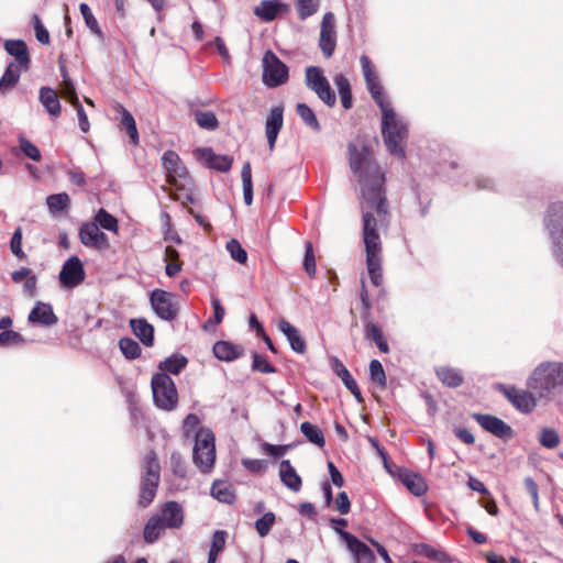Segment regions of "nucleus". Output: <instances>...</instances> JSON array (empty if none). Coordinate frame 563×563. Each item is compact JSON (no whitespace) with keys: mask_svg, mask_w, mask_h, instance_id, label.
Wrapping results in <instances>:
<instances>
[{"mask_svg":"<svg viewBox=\"0 0 563 563\" xmlns=\"http://www.w3.org/2000/svg\"><path fill=\"white\" fill-rule=\"evenodd\" d=\"M227 533L225 531L218 530L213 533L210 551L220 553L225 545Z\"/></svg>","mask_w":563,"mask_h":563,"instance_id":"obj_60","label":"nucleus"},{"mask_svg":"<svg viewBox=\"0 0 563 563\" xmlns=\"http://www.w3.org/2000/svg\"><path fill=\"white\" fill-rule=\"evenodd\" d=\"M195 155L208 167L223 173L230 170L233 163L232 157L216 154L210 147L198 148L195 151Z\"/></svg>","mask_w":563,"mask_h":563,"instance_id":"obj_17","label":"nucleus"},{"mask_svg":"<svg viewBox=\"0 0 563 563\" xmlns=\"http://www.w3.org/2000/svg\"><path fill=\"white\" fill-rule=\"evenodd\" d=\"M341 539L345 542L347 550L353 554L355 563H375L376 558L374 552L367 544L358 540L352 533L336 529Z\"/></svg>","mask_w":563,"mask_h":563,"instance_id":"obj_10","label":"nucleus"},{"mask_svg":"<svg viewBox=\"0 0 563 563\" xmlns=\"http://www.w3.org/2000/svg\"><path fill=\"white\" fill-rule=\"evenodd\" d=\"M529 386L538 393L540 398H548L563 386V363L539 365L530 378Z\"/></svg>","mask_w":563,"mask_h":563,"instance_id":"obj_3","label":"nucleus"},{"mask_svg":"<svg viewBox=\"0 0 563 563\" xmlns=\"http://www.w3.org/2000/svg\"><path fill=\"white\" fill-rule=\"evenodd\" d=\"M279 331L287 338L291 349L299 354H303L307 350L306 342L299 330L285 319L278 321Z\"/></svg>","mask_w":563,"mask_h":563,"instance_id":"obj_21","label":"nucleus"},{"mask_svg":"<svg viewBox=\"0 0 563 563\" xmlns=\"http://www.w3.org/2000/svg\"><path fill=\"white\" fill-rule=\"evenodd\" d=\"M161 467L154 452L147 453L142 463V481L139 506L147 507L155 498L159 484Z\"/></svg>","mask_w":563,"mask_h":563,"instance_id":"obj_4","label":"nucleus"},{"mask_svg":"<svg viewBox=\"0 0 563 563\" xmlns=\"http://www.w3.org/2000/svg\"><path fill=\"white\" fill-rule=\"evenodd\" d=\"M286 7L276 0H263L255 9L254 14L264 21H273Z\"/></svg>","mask_w":563,"mask_h":563,"instance_id":"obj_26","label":"nucleus"},{"mask_svg":"<svg viewBox=\"0 0 563 563\" xmlns=\"http://www.w3.org/2000/svg\"><path fill=\"white\" fill-rule=\"evenodd\" d=\"M79 10H80V13L82 14L84 16V20H85V23L87 25V27L95 34L97 35L99 38H103V33L98 24V21L97 19L95 18V15L92 14L89 5L87 3H81L79 5Z\"/></svg>","mask_w":563,"mask_h":563,"instance_id":"obj_41","label":"nucleus"},{"mask_svg":"<svg viewBox=\"0 0 563 563\" xmlns=\"http://www.w3.org/2000/svg\"><path fill=\"white\" fill-rule=\"evenodd\" d=\"M503 391L507 399L512 404V406L521 412L529 413L534 409L537 405L533 395L527 390L510 387L503 388Z\"/></svg>","mask_w":563,"mask_h":563,"instance_id":"obj_18","label":"nucleus"},{"mask_svg":"<svg viewBox=\"0 0 563 563\" xmlns=\"http://www.w3.org/2000/svg\"><path fill=\"white\" fill-rule=\"evenodd\" d=\"M152 390L157 407L170 410L178 401V394L174 380L166 373H156L152 377Z\"/></svg>","mask_w":563,"mask_h":563,"instance_id":"obj_5","label":"nucleus"},{"mask_svg":"<svg viewBox=\"0 0 563 563\" xmlns=\"http://www.w3.org/2000/svg\"><path fill=\"white\" fill-rule=\"evenodd\" d=\"M121 352L130 360L136 358L141 353L140 345L132 339L123 338L119 341Z\"/></svg>","mask_w":563,"mask_h":563,"instance_id":"obj_48","label":"nucleus"},{"mask_svg":"<svg viewBox=\"0 0 563 563\" xmlns=\"http://www.w3.org/2000/svg\"><path fill=\"white\" fill-rule=\"evenodd\" d=\"M303 435L313 444L322 448L324 445V437L320 428L310 422H303L300 426Z\"/></svg>","mask_w":563,"mask_h":563,"instance_id":"obj_37","label":"nucleus"},{"mask_svg":"<svg viewBox=\"0 0 563 563\" xmlns=\"http://www.w3.org/2000/svg\"><path fill=\"white\" fill-rule=\"evenodd\" d=\"M320 5V0H297L296 8L301 20L314 14Z\"/></svg>","mask_w":563,"mask_h":563,"instance_id":"obj_46","label":"nucleus"},{"mask_svg":"<svg viewBox=\"0 0 563 563\" xmlns=\"http://www.w3.org/2000/svg\"><path fill=\"white\" fill-rule=\"evenodd\" d=\"M95 223H97L98 227H101L114 233H117L119 229L118 220L112 214L107 212L104 209H100L97 212L95 217Z\"/></svg>","mask_w":563,"mask_h":563,"instance_id":"obj_44","label":"nucleus"},{"mask_svg":"<svg viewBox=\"0 0 563 563\" xmlns=\"http://www.w3.org/2000/svg\"><path fill=\"white\" fill-rule=\"evenodd\" d=\"M81 261L77 256H71L63 265L59 272V282L66 288H74L85 279Z\"/></svg>","mask_w":563,"mask_h":563,"instance_id":"obj_14","label":"nucleus"},{"mask_svg":"<svg viewBox=\"0 0 563 563\" xmlns=\"http://www.w3.org/2000/svg\"><path fill=\"white\" fill-rule=\"evenodd\" d=\"M319 47L324 57L333 55L336 47L335 18L332 12H327L321 21Z\"/></svg>","mask_w":563,"mask_h":563,"instance_id":"obj_11","label":"nucleus"},{"mask_svg":"<svg viewBox=\"0 0 563 563\" xmlns=\"http://www.w3.org/2000/svg\"><path fill=\"white\" fill-rule=\"evenodd\" d=\"M155 516L169 529H178L184 523L183 507L176 501H167L162 507L161 512Z\"/></svg>","mask_w":563,"mask_h":563,"instance_id":"obj_19","label":"nucleus"},{"mask_svg":"<svg viewBox=\"0 0 563 563\" xmlns=\"http://www.w3.org/2000/svg\"><path fill=\"white\" fill-rule=\"evenodd\" d=\"M172 465L174 473L178 475L179 477H184L186 474V466L185 462L183 461L181 456L179 454H172Z\"/></svg>","mask_w":563,"mask_h":563,"instance_id":"obj_64","label":"nucleus"},{"mask_svg":"<svg viewBox=\"0 0 563 563\" xmlns=\"http://www.w3.org/2000/svg\"><path fill=\"white\" fill-rule=\"evenodd\" d=\"M23 338L15 331H3L0 333V345L10 346L23 343Z\"/></svg>","mask_w":563,"mask_h":563,"instance_id":"obj_54","label":"nucleus"},{"mask_svg":"<svg viewBox=\"0 0 563 563\" xmlns=\"http://www.w3.org/2000/svg\"><path fill=\"white\" fill-rule=\"evenodd\" d=\"M252 368H253V371H257V372L266 373V374L276 372L275 367L273 365H271L265 357H263L258 354L253 355Z\"/></svg>","mask_w":563,"mask_h":563,"instance_id":"obj_56","label":"nucleus"},{"mask_svg":"<svg viewBox=\"0 0 563 563\" xmlns=\"http://www.w3.org/2000/svg\"><path fill=\"white\" fill-rule=\"evenodd\" d=\"M360 62L367 89L372 95L373 99L377 104L386 101L387 99L384 96L383 87L380 86L378 75L371 59L366 55H362Z\"/></svg>","mask_w":563,"mask_h":563,"instance_id":"obj_15","label":"nucleus"},{"mask_svg":"<svg viewBox=\"0 0 563 563\" xmlns=\"http://www.w3.org/2000/svg\"><path fill=\"white\" fill-rule=\"evenodd\" d=\"M151 305L156 314L164 320H173L177 317L178 306L175 296L170 292L154 290L151 295Z\"/></svg>","mask_w":563,"mask_h":563,"instance_id":"obj_9","label":"nucleus"},{"mask_svg":"<svg viewBox=\"0 0 563 563\" xmlns=\"http://www.w3.org/2000/svg\"><path fill=\"white\" fill-rule=\"evenodd\" d=\"M283 107H274L272 108L265 124V133L268 141L269 150H274L275 143L277 140V135L283 128Z\"/></svg>","mask_w":563,"mask_h":563,"instance_id":"obj_20","label":"nucleus"},{"mask_svg":"<svg viewBox=\"0 0 563 563\" xmlns=\"http://www.w3.org/2000/svg\"><path fill=\"white\" fill-rule=\"evenodd\" d=\"M334 84L339 90L342 106L345 109H350L352 107V93L347 78L342 74H339L334 77Z\"/></svg>","mask_w":563,"mask_h":563,"instance_id":"obj_35","label":"nucleus"},{"mask_svg":"<svg viewBox=\"0 0 563 563\" xmlns=\"http://www.w3.org/2000/svg\"><path fill=\"white\" fill-rule=\"evenodd\" d=\"M275 515L273 512H266L263 517L255 521V529L260 537H266L275 523Z\"/></svg>","mask_w":563,"mask_h":563,"instance_id":"obj_50","label":"nucleus"},{"mask_svg":"<svg viewBox=\"0 0 563 563\" xmlns=\"http://www.w3.org/2000/svg\"><path fill=\"white\" fill-rule=\"evenodd\" d=\"M115 109L121 113V125L125 128L131 143L136 145L139 143V132L133 115L121 104H118Z\"/></svg>","mask_w":563,"mask_h":563,"instance_id":"obj_32","label":"nucleus"},{"mask_svg":"<svg viewBox=\"0 0 563 563\" xmlns=\"http://www.w3.org/2000/svg\"><path fill=\"white\" fill-rule=\"evenodd\" d=\"M71 106L75 108V110L77 112L80 130L84 133L88 132L90 129V123L88 121V117H87L82 106L80 104L79 100L77 101V103H73Z\"/></svg>","mask_w":563,"mask_h":563,"instance_id":"obj_59","label":"nucleus"},{"mask_svg":"<svg viewBox=\"0 0 563 563\" xmlns=\"http://www.w3.org/2000/svg\"><path fill=\"white\" fill-rule=\"evenodd\" d=\"M29 321L44 325H52L57 322V317L54 314L51 305L38 301L31 310Z\"/></svg>","mask_w":563,"mask_h":563,"instance_id":"obj_22","label":"nucleus"},{"mask_svg":"<svg viewBox=\"0 0 563 563\" xmlns=\"http://www.w3.org/2000/svg\"><path fill=\"white\" fill-rule=\"evenodd\" d=\"M20 76V66L14 63L9 64L0 79V92L4 93L12 89L18 84Z\"/></svg>","mask_w":563,"mask_h":563,"instance_id":"obj_30","label":"nucleus"},{"mask_svg":"<svg viewBox=\"0 0 563 563\" xmlns=\"http://www.w3.org/2000/svg\"><path fill=\"white\" fill-rule=\"evenodd\" d=\"M163 166L166 170V179L170 186L176 188L184 187V184H178V179H187V170L181 165L179 155L174 151H167L162 157Z\"/></svg>","mask_w":563,"mask_h":563,"instance_id":"obj_13","label":"nucleus"},{"mask_svg":"<svg viewBox=\"0 0 563 563\" xmlns=\"http://www.w3.org/2000/svg\"><path fill=\"white\" fill-rule=\"evenodd\" d=\"M335 508L342 515H345L350 511L351 503L345 492H342L338 495L335 500Z\"/></svg>","mask_w":563,"mask_h":563,"instance_id":"obj_62","label":"nucleus"},{"mask_svg":"<svg viewBox=\"0 0 563 563\" xmlns=\"http://www.w3.org/2000/svg\"><path fill=\"white\" fill-rule=\"evenodd\" d=\"M46 203L52 213L63 211L69 207L70 199L66 192L51 195L46 198Z\"/></svg>","mask_w":563,"mask_h":563,"instance_id":"obj_38","label":"nucleus"},{"mask_svg":"<svg viewBox=\"0 0 563 563\" xmlns=\"http://www.w3.org/2000/svg\"><path fill=\"white\" fill-rule=\"evenodd\" d=\"M60 93H62L63 98H65L66 100H68L70 102V104L77 103V101L79 100L71 79L62 81Z\"/></svg>","mask_w":563,"mask_h":563,"instance_id":"obj_53","label":"nucleus"},{"mask_svg":"<svg viewBox=\"0 0 563 563\" xmlns=\"http://www.w3.org/2000/svg\"><path fill=\"white\" fill-rule=\"evenodd\" d=\"M5 51L14 56L22 66H27L30 62L27 46L21 40H8L4 44Z\"/></svg>","mask_w":563,"mask_h":563,"instance_id":"obj_29","label":"nucleus"},{"mask_svg":"<svg viewBox=\"0 0 563 563\" xmlns=\"http://www.w3.org/2000/svg\"><path fill=\"white\" fill-rule=\"evenodd\" d=\"M194 462L202 471L209 472L216 462L214 437L211 431L200 429L196 434Z\"/></svg>","mask_w":563,"mask_h":563,"instance_id":"obj_6","label":"nucleus"},{"mask_svg":"<svg viewBox=\"0 0 563 563\" xmlns=\"http://www.w3.org/2000/svg\"><path fill=\"white\" fill-rule=\"evenodd\" d=\"M40 101L52 117L60 115V102L56 90L49 87H42L40 89Z\"/></svg>","mask_w":563,"mask_h":563,"instance_id":"obj_25","label":"nucleus"},{"mask_svg":"<svg viewBox=\"0 0 563 563\" xmlns=\"http://www.w3.org/2000/svg\"><path fill=\"white\" fill-rule=\"evenodd\" d=\"M243 349L228 341H218L213 345L214 356L224 362H231L242 355Z\"/></svg>","mask_w":563,"mask_h":563,"instance_id":"obj_24","label":"nucleus"},{"mask_svg":"<svg viewBox=\"0 0 563 563\" xmlns=\"http://www.w3.org/2000/svg\"><path fill=\"white\" fill-rule=\"evenodd\" d=\"M525 486L532 497L534 509L538 511L540 508L538 484L531 477H527L525 478Z\"/></svg>","mask_w":563,"mask_h":563,"instance_id":"obj_58","label":"nucleus"},{"mask_svg":"<svg viewBox=\"0 0 563 563\" xmlns=\"http://www.w3.org/2000/svg\"><path fill=\"white\" fill-rule=\"evenodd\" d=\"M296 111L308 126L314 131H320L319 121L317 120L316 114L310 107H308L306 103H298Z\"/></svg>","mask_w":563,"mask_h":563,"instance_id":"obj_43","label":"nucleus"},{"mask_svg":"<svg viewBox=\"0 0 563 563\" xmlns=\"http://www.w3.org/2000/svg\"><path fill=\"white\" fill-rule=\"evenodd\" d=\"M365 338L374 341L380 352L387 353L389 351L383 330L376 323L367 322L365 324Z\"/></svg>","mask_w":563,"mask_h":563,"instance_id":"obj_31","label":"nucleus"},{"mask_svg":"<svg viewBox=\"0 0 563 563\" xmlns=\"http://www.w3.org/2000/svg\"><path fill=\"white\" fill-rule=\"evenodd\" d=\"M227 250L230 253L231 257L235 260L240 264H245L247 261V253L241 245V243L232 239L227 243Z\"/></svg>","mask_w":563,"mask_h":563,"instance_id":"obj_47","label":"nucleus"},{"mask_svg":"<svg viewBox=\"0 0 563 563\" xmlns=\"http://www.w3.org/2000/svg\"><path fill=\"white\" fill-rule=\"evenodd\" d=\"M130 324L133 333L141 340L144 345H153L154 328L150 323H147L144 319H132Z\"/></svg>","mask_w":563,"mask_h":563,"instance_id":"obj_27","label":"nucleus"},{"mask_svg":"<svg viewBox=\"0 0 563 563\" xmlns=\"http://www.w3.org/2000/svg\"><path fill=\"white\" fill-rule=\"evenodd\" d=\"M305 271L309 276H313L316 274V258L313 254V247L311 242L306 243V254L303 260Z\"/></svg>","mask_w":563,"mask_h":563,"instance_id":"obj_52","label":"nucleus"},{"mask_svg":"<svg viewBox=\"0 0 563 563\" xmlns=\"http://www.w3.org/2000/svg\"><path fill=\"white\" fill-rule=\"evenodd\" d=\"M79 239L85 246L98 251L107 250L110 246L108 236L95 222H85L81 224L79 229Z\"/></svg>","mask_w":563,"mask_h":563,"instance_id":"obj_12","label":"nucleus"},{"mask_svg":"<svg viewBox=\"0 0 563 563\" xmlns=\"http://www.w3.org/2000/svg\"><path fill=\"white\" fill-rule=\"evenodd\" d=\"M473 418L476 422L487 432L501 439H510L514 435V431L510 426L498 417L484 413H473Z\"/></svg>","mask_w":563,"mask_h":563,"instance_id":"obj_16","label":"nucleus"},{"mask_svg":"<svg viewBox=\"0 0 563 563\" xmlns=\"http://www.w3.org/2000/svg\"><path fill=\"white\" fill-rule=\"evenodd\" d=\"M350 167L358 175L361 184V208L363 212V241L366 250V266L374 286L383 283L382 241L377 232L388 217V208L384 194L385 176L374 162L367 146L358 148L349 145Z\"/></svg>","mask_w":563,"mask_h":563,"instance_id":"obj_1","label":"nucleus"},{"mask_svg":"<svg viewBox=\"0 0 563 563\" xmlns=\"http://www.w3.org/2000/svg\"><path fill=\"white\" fill-rule=\"evenodd\" d=\"M539 442L543 448L555 449L560 444V435L555 429L544 427L539 431Z\"/></svg>","mask_w":563,"mask_h":563,"instance_id":"obj_39","label":"nucleus"},{"mask_svg":"<svg viewBox=\"0 0 563 563\" xmlns=\"http://www.w3.org/2000/svg\"><path fill=\"white\" fill-rule=\"evenodd\" d=\"M288 79L287 66L271 51L263 58V80L268 87H277Z\"/></svg>","mask_w":563,"mask_h":563,"instance_id":"obj_8","label":"nucleus"},{"mask_svg":"<svg viewBox=\"0 0 563 563\" xmlns=\"http://www.w3.org/2000/svg\"><path fill=\"white\" fill-rule=\"evenodd\" d=\"M212 496L221 503L231 504L235 496L231 489V486L225 483H214L211 488Z\"/></svg>","mask_w":563,"mask_h":563,"instance_id":"obj_42","label":"nucleus"},{"mask_svg":"<svg viewBox=\"0 0 563 563\" xmlns=\"http://www.w3.org/2000/svg\"><path fill=\"white\" fill-rule=\"evenodd\" d=\"M166 529L162 520L158 517L153 516L150 518L144 527L143 536L146 542L153 543L156 541L162 532Z\"/></svg>","mask_w":563,"mask_h":563,"instance_id":"obj_34","label":"nucleus"},{"mask_svg":"<svg viewBox=\"0 0 563 563\" xmlns=\"http://www.w3.org/2000/svg\"><path fill=\"white\" fill-rule=\"evenodd\" d=\"M242 177V186H243V196L244 201L247 206L252 205L253 201V184H252V169L250 162H246L241 172Z\"/></svg>","mask_w":563,"mask_h":563,"instance_id":"obj_36","label":"nucleus"},{"mask_svg":"<svg viewBox=\"0 0 563 563\" xmlns=\"http://www.w3.org/2000/svg\"><path fill=\"white\" fill-rule=\"evenodd\" d=\"M20 147L22 152L31 159L38 162L41 159L40 150L26 139H20Z\"/></svg>","mask_w":563,"mask_h":563,"instance_id":"obj_55","label":"nucleus"},{"mask_svg":"<svg viewBox=\"0 0 563 563\" xmlns=\"http://www.w3.org/2000/svg\"><path fill=\"white\" fill-rule=\"evenodd\" d=\"M438 378L448 387L456 388L464 382L462 373L450 366H440L435 369Z\"/></svg>","mask_w":563,"mask_h":563,"instance_id":"obj_28","label":"nucleus"},{"mask_svg":"<svg viewBox=\"0 0 563 563\" xmlns=\"http://www.w3.org/2000/svg\"><path fill=\"white\" fill-rule=\"evenodd\" d=\"M242 463L245 466V468H247L249 471L254 472V473L263 472L267 467V464L262 460L245 459V460H243Z\"/></svg>","mask_w":563,"mask_h":563,"instance_id":"obj_63","label":"nucleus"},{"mask_svg":"<svg viewBox=\"0 0 563 563\" xmlns=\"http://www.w3.org/2000/svg\"><path fill=\"white\" fill-rule=\"evenodd\" d=\"M187 362V358L183 355H172L170 357L159 363V373H172L177 375L186 367Z\"/></svg>","mask_w":563,"mask_h":563,"instance_id":"obj_33","label":"nucleus"},{"mask_svg":"<svg viewBox=\"0 0 563 563\" xmlns=\"http://www.w3.org/2000/svg\"><path fill=\"white\" fill-rule=\"evenodd\" d=\"M402 483L416 496H420L427 490V485L423 478L417 474L404 475Z\"/></svg>","mask_w":563,"mask_h":563,"instance_id":"obj_40","label":"nucleus"},{"mask_svg":"<svg viewBox=\"0 0 563 563\" xmlns=\"http://www.w3.org/2000/svg\"><path fill=\"white\" fill-rule=\"evenodd\" d=\"M279 476L285 486L294 492H299L301 488V478L297 474L288 460H284L279 464Z\"/></svg>","mask_w":563,"mask_h":563,"instance_id":"obj_23","label":"nucleus"},{"mask_svg":"<svg viewBox=\"0 0 563 563\" xmlns=\"http://www.w3.org/2000/svg\"><path fill=\"white\" fill-rule=\"evenodd\" d=\"M306 84L308 88L317 93V96L329 107L335 104L336 98L331 89L328 79L323 76L321 69L316 66H309L306 69Z\"/></svg>","mask_w":563,"mask_h":563,"instance_id":"obj_7","label":"nucleus"},{"mask_svg":"<svg viewBox=\"0 0 563 563\" xmlns=\"http://www.w3.org/2000/svg\"><path fill=\"white\" fill-rule=\"evenodd\" d=\"M421 553L424 554L427 558L435 560L441 563H446L450 561V558L446 553L435 550L429 545H423Z\"/></svg>","mask_w":563,"mask_h":563,"instance_id":"obj_57","label":"nucleus"},{"mask_svg":"<svg viewBox=\"0 0 563 563\" xmlns=\"http://www.w3.org/2000/svg\"><path fill=\"white\" fill-rule=\"evenodd\" d=\"M197 124L206 130H214L218 128V119L211 111H197L195 113Z\"/></svg>","mask_w":563,"mask_h":563,"instance_id":"obj_45","label":"nucleus"},{"mask_svg":"<svg viewBox=\"0 0 563 563\" xmlns=\"http://www.w3.org/2000/svg\"><path fill=\"white\" fill-rule=\"evenodd\" d=\"M371 379L376 383L380 388L386 386V375L383 365L379 361L373 360L369 363Z\"/></svg>","mask_w":563,"mask_h":563,"instance_id":"obj_49","label":"nucleus"},{"mask_svg":"<svg viewBox=\"0 0 563 563\" xmlns=\"http://www.w3.org/2000/svg\"><path fill=\"white\" fill-rule=\"evenodd\" d=\"M382 111V135L390 154L405 157V143L408 136L407 124L394 111L388 100L378 103Z\"/></svg>","mask_w":563,"mask_h":563,"instance_id":"obj_2","label":"nucleus"},{"mask_svg":"<svg viewBox=\"0 0 563 563\" xmlns=\"http://www.w3.org/2000/svg\"><path fill=\"white\" fill-rule=\"evenodd\" d=\"M10 250L16 257H19L21 260L25 257V253L22 250V229L21 228L15 229V231L12 235L11 242H10Z\"/></svg>","mask_w":563,"mask_h":563,"instance_id":"obj_51","label":"nucleus"},{"mask_svg":"<svg viewBox=\"0 0 563 563\" xmlns=\"http://www.w3.org/2000/svg\"><path fill=\"white\" fill-rule=\"evenodd\" d=\"M343 384L345 387L353 394V396L358 400L362 401V393L355 382V379L352 377L350 372H347V376L341 377Z\"/></svg>","mask_w":563,"mask_h":563,"instance_id":"obj_61","label":"nucleus"}]
</instances>
